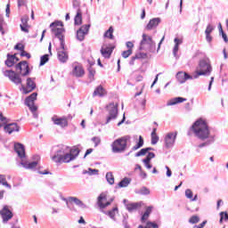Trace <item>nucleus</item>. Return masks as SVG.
Masks as SVG:
<instances>
[{
  "instance_id": "nucleus-19",
  "label": "nucleus",
  "mask_w": 228,
  "mask_h": 228,
  "mask_svg": "<svg viewBox=\"0 0 228 228\" xmlns=\"http://www.w3.org/2000/svg\"><path fill=\"white\" fill-rule=\"evenodd\" d=\"M159 24H161V18H153L150 20L145 29L146 31H151V29H156Z\"/></svg>"
},
{
  "instance_id": "nucleus-47",
  "label": "nucleus",
  "mask_w": 228,
  "mask_h": 228,
  "mask_svg": "<svg viewBox=\"0 0 228 228\" xmlns=\"http://www.w3.org/2000/svg\"><path fill=\"white\" fill-rule=\"evenodd\" d=\"M60 199L61 200H63V202H66V206L69 209H72V208H70V205H69V204H70V201L69 200V198L67 199V198L63 197V195L60 194Z\"/></svg>"
},
{
  "instance_id": "nucleus-25",
  "label": "nucleus",
  "mask_w": 228,
  "mask_h": 228,
  "mask_svg": "<svg viewBox=\"0 0 228 228\" xmlns=\"http://www.w3.org/2000/svg\"><path fill=\"white\" fill-rule=\"evenodd\" d=\"M69 204H72V202L74 204H76V206H77L78 208H81V209H86V205L84 204L81 200H79L78 198L76 197H69Z\"/></svg>"
},
{
  "instance_id": "nucleus-48",
  "label": "nucleus",
  "mask_w": 228,
  "mask_h": 228,
  "mask_svg": "<svg viewBox=\"0 0 228 228\" xmlns=\"http://www.w3.org/2000/svg\"><path fill=\"white\" fill-rule=\"evenodd\" d=\"M135 57L137 58V60H145V59H147V53H139L135 55Z\"/></svg>"
},
{
  "instance_id": "nucleus-15",
  "label": "nucleus",
  "mask_w": 228,
  "mask_h": 228,
  "mask_svg": "<svg viewBox=\"0 0 228 228\" xmlns=\"http://www.w3.org/2000/svg\"><path fill=\"white\" fill-rule=\"evenodd\" d=\"M33 159H35V161L33 162H24V160H21L20 165L22 166L23 168H26L27 170H34V168H37L38 165V161L40 160V156L35 155L33 157Z\"/></svg>"
},
{
  "instance_id": "nucleus-28",
  "label": "nucleus",
  "mask_w": 228,
  "mask_h": 228,
  "mask_svg": "<svg viewBox=\"0 0 228 228\" xmlns=\"http://www.w3.org/2000/svg\"><path fill=\"white\" fill-rule=\"evenodd\" d=\"M184 101H186V98H183V97L173 98L167 103V106H175V104L184 102Z\"/></svg>"
},
{
  "instance_id": "nucleus-1",
  "label": "nucleus",
  "mask_w": 228,
  "mask_h": 228,
  "mask_svg": "<svg viewBox=\"0 0 228 228\" xmlns=\"http://www.w3.org/2000/svg\"><path fill=\"white\" fill-rule=\"evenodd\" d=\"M191 131L196 138L204 142L198 145L199 149L208 147V145L215 143V141L216 140V134L209 129V126L206 119L200 118L196 120L191 126Z\"/></svg>"
},
{
  "instance_id": "nucleus-10",
  "label": "nucleus",
  "mask_w": 228,
  "mask_h": 228,
  "mask_svg": "<svg viewBox=\"0 0 228 228\" xmlns=\"http://www.w3.org/2000/svg\"><path fill=\"white\" fill-rule=\"evenodd\" d=\"M109 116L107 117L106 124H110L111 120H115L118 116V105L114 102H110L106 106Z\"/></svg>"
},
{
  "instance_id": "nucleus-61",
  "label": "nucleus",
  "mask_w": 228,
  "mask_h": 228,
  "mask_svg": "<svg viewBox=\"0 0 228 228\" xmlns=\"http://www.w3.org/2000/svg\"><path fill=\"white\" fill-rule=\"evenodd\" d=\"M126 45L127 49H132L134 47V45L131 41L126 42Z\"/></svg>"
},
{
  "instance_id": "nucleus-14",
  "label": "nucleus",
  "mask_w": 228,
  "mask_h": 228,
  "mask_svg": "<svg viewBox=\"0 0 228 228\" xmlns=\"http://www.w3.org/2000/svg\"><path fill=\"white\" fill-rule=\"evenodd\" d=\"M35 88H37V84L35 83V78H32V77H28L27 78V86H21V90H22L23 94H30V92H33V90H35Z\"/></svg>"
},
{
  "instance_id": "nucleus-3",
  "label": "nucleus",
  "mask_w": 228,
  "mask_h": 228,
  "mask_svg": "<svg viewBox=\"0 0 228 228\" xmlns=\"http://www.w3.org/2000/svg\"><path fill=\"white\" fill-rule=\"evenodd\" d=\"M79 156V149L73 148L71 149L69 146L61 145L56 151L55 154L52 157L54 163H70L74 161L76 158Z\"/></svg>"
},
{
  "instance_id": "nucleus-44",
  "label": "nucleus",
  "mask_w": 228,
  "mask_h": 228,
  "mask_svg": "<svg viewBox=\"0 0 228 228\" xmlns=\"http://www.w3.org/2000/svg\"><path fill=\"white\" fill-rule=\"evenodd\" d=\"M185 197L186 199H189L191 200V199L193 198V191H191V189L185 190Z\"/></svg>"
},
{
  "instance_id": "nucleus-32",
  "label": "nucleus",
  "mask_w": 228,
  "mask_h": 228,
  "mask_svg": "<svg viewBox=\"0 0 228 228\" xmlns=\"http://www.w3.org/2000/svg\"><path fill=\"white\" fill-rule=\"evenodd\" d=\"M129 184H131V178H128V177H125L123 180H121L118 183L119 188H127Z\"/></svg>"
},
{
  "instance_id": "nucleus-39",
  "label": "nucleus",
  "mask_w": 228,
  "mask_h": 228,
  "mask_svg": "<svg viewBox=\"0 0 228 228\" xmlns=\"http://www.w3.org/2000/svg\"><path fill=\"white\" fill-rule=\"evenodd\" d=\"M47 61H49V54H45L41 56L39 66L44 67V65L46 64Z\"/></svg>"
},
{
  "instance_id": "nucleus-49",
  "label": "nucleus",
  "mask_w": 228,
  "mask_h": 228,
  "mask_svg": "<svg viewBox=\"0 0 228 228\" xmlns=\"http://www.w3.org/2000/svg\"><path fill=\"white\" fill-rule=\"evenodd\" d=\"M29 20V16L25 15L21 18V26H28V21Z\"/></svg>"
},
{
  "instance_id": "nucleus-58",
  "label": "nucleus",
  "mask_w": 228,
  "mask_h": 228,
  "mask_svg": "<svg viewBox=\"0 0 228 228\" xmlns=\"http://www.w3.org/2000/svg\"><path fill=\"white\" fill-rule=\"evenodd\" d=\"M206 35V40L208 42V44H211L213 41V37H211V34H205Z\"/></svg>"
},
{
  "instance_id": "nucleus-62",
  "label": "nucleus",
  "mask_w": 228,
  "mask_h": 228,
  "mask_svg": "<svg viewBox=\"0 0 228 228\" xmlns=\"http://www.w3.org/2000/svg\"><path fill=\"white\" fill-rule=\"evenodd\" d=\"M5 15L6 17H10V4H6Z\"/></svg>"
},
{
  "instance_id": "nucleus-59",
  "label": "nucleus",
  "mask_w": 228,
  "mask_h": 228,
  "mask_svg": "<svg viewBox=\"0 0 228 228\" xmlns=\"http://www.w3.org/2000/svg\"><path fill=\"white\" fill-rule=\"evenodd\" d=\"M20 29H21V31H23L24 33H29V29H28V26L20 25Z\"/></svg>"
},
{
  "instance_id": "nucleus-9",
  "label": "nucleus",
  "mask_w": 228,
  "mask_h": 228,
  "mask_svg": "<svg viewBox=\"0 0 228 228\" xmlns=\"http://www.w3.org/2000/svg\"><path fill=\"white\" fill-rule=\"evenodd\" d=\"M37 95L38 94L33 93L32 94L28 96L25 100V104L26 106H28V108H29L31 113L33 114L34 118H38V112H37L38 108L37 107V105H35V101Z\"/></svg>"
},
{
  "instance_id": "nucleus-40",
  "label": "nucleus",
  "mask_w": 228,
  "mask_h": 228,
  "mask_svg": "<svg viewBox=\"0 0 228 228\" xmlns=\"http://www.w3.org/2000/svg\"><path fill=\"white\" fill-rule=\"evenodd\" d=\"M136 193L139 195H149L151 193V191L147 187H142L140 190L136 191Z\"/></svg>"
},
{
  "instance_id": "nucleus-17",
  "label": "nucleus",
  "mask_w": 228,
  "mask_h": 228,
  "mask_svg": "<svg viewBox=\"0 0 228 228\" xmlns=\"http://www.w3.org/2000/svg\"><path fill=\"white\" fill-rule=\"evenodd\" d=\"M0 215L4 224H6L9 220L13 218V213L8 209V206H4L3 209L0 210Z\"/></svg>"
},
{
  "instance_id": "nucleus-4",
  "label": "nucleus",
  "mask_w": 228,
  "mask_h": 228,
  "mask_svg": "<svg viewBox=\"0 0 228 228\" xmlns=\"http://www.w3.org/2000/svg\"><path fill=\"white\" fill-rule=\"evenodd\" d=\"M16 72L13 70H5L4 71V76L9 77L12 83L14 85H22V78L20 76L26 77L29 74V64L26 61H22L16 64L15 66Z\"/></svg>"
},
{
  "instance_id": "nucleus-20",
  "label": "nucleus",
  "mask_w": 228,
  "mask_h": 228,
  "mask_svg": "<svg viewBox=\"0 0 228 228\" xmlns=\"http://www.w3.org/2000/svg\"><path fill=\"white\" fill-rule=\"evenodd\" d=\"M4 133H8V134H12V133H19V126L17 123H6L4 125Z\"/></svg>"
},
{
  "instance_id": "nucleus-42",
  "label": "nucleus",
  "mask_w": 228,
  "mask_h": 228,
  "mask_svg": "<svg viewBox=\"0 0 228 228\" xmlns=\"http://www.w3.org/2000/svg\"><path fill=\"white\" fill-rule=\"evenodd\" d=\"M8 124V118H6L3 114H0V127H4Z\"/></svg>"
},
{
  "instance_id": "nucleus-30",
  "label": "nucleus",
  "mask_w": 228,
  "mask_h": 228,
  "mask_svg": "<svg viewBox=\"0 0 228 228\" xmlns=\"http://www.w3.org/2000/svg\"><path fill=\"white\" fill-rule=\"evenodd\" d=\"M83 24V15L81 10L77 9V15L75 16V26H81Z\"/></svg>"
},
{
  "instance_id": "nucleus-46",
  "label": "nucleus",
  "mask_w": 228,
  "mask_h": 228,
  "mask_svg": "<svg viewBox=\"0 0 228 228\" xmlns=\"http://www.w3.org/2000/svg\"><path fill=\"white\" fill-rule=\"evenodd\" d=\"M91 140L94 143V147H97L101 144V137L94 136Z\"/></svg>"
},
{
  "instance_id": "nucleus-21",
  "label": "nucleus",
  "mask_w": 228,
  "mask_h": 228,
  "mask_svg": "<svg viewBox=\"0 0 228 228\" xmlns=\"http://www.w3.org/2000/svg\"><path fill=\"white\" fill-rule=\"evenodd\" d=\"M14 151L20 159H24V158H26V150L24 149V145L21 143L18 142L14 144Z\"/></svg>"
},
{
  "instance_id": "nucleus-56",
  "label": "nucleus",
  "mask_w": 228,
  "mask_h": 228,
  "mask_svg": "<svg viewBox=\"0 0 228 228\" xmlns=\"http://www.w3.org/2000/svg\"><path fill=\"white\" fill-rule=\"evenodd\" d=\"M208 224V221H203L201 224L199 225H194L193 228H204L206 224Z\"/></svg>"
},
{
  "instance_id": "nucleus-37",
  "label": "nucleus",
  "mask_w": 228,
  "mask_h": 228,
  "mask_svg": "<svg viewBox=\"0 0 228 228\" xmlns=\"http://www.w3.org/2000/svg\"><path fill=\"white\" fill-rule=\"evenodd\" d=\"M84 175L88 174V175H99V169H92V168H88V170H84L83 171Z\"/></svg>"
},
{
  "instance_id": "nucleus-60",
  "label": "nucleus",
  "mask_w": 228,
  "mask_h": 228,
  "mask_svg": "<svg viewBox=\"0 0 228 228\" xmlns=\"http://www.w3.org/2000/svg\"><path fill=\"white\" fill-rule=\"evenodd\" d=\"M94 152V149L90 148V149H87L85 155H84V158H86V156L92 154Z\"/></svg>"
},
{
  "instance_id": "nucleus-41",
  "label": "nucleus",
  "mask_w": 228,
  "mask_h": 228,
  "mask_svg": "<svg viewBox=\"0 0 228 228\" xmlns=\"http://www.w3.org/2000/svg\"><path fill=\"white\" fill-rule=\"evenodd\" d=\"M200 222V217L199 216H191V218L189 219V224H199Z\"/></svg>"
},
{
  "instance_id": "nucleus-29",
  "label": "nucleus",
  "mask_w": 228,
  "mask_h": 228,
  "mask_svg": "<svg viewBox=\"0 0 228 228\" xmlns=\"http://www.w3.org/2000/svg\"><path fill=\"white\" fill-rule=\"evenodd\" d=\"M15 60H17V57L15 55L8 53L7 60L5 61V65L7 67H13V65H15Z\"/></svg>"
},
{
  "instance_id": "nucleus-45",
  "label": "nucleus",
  "mask_w": 228,
  "mask_h": 228,
  "mask_svg": "<svg viewBox=\"0 0 228 228\" xmlns=\"http://www.w3.org/2000/svg\"><path fill=\"white\" fill-rule=\"evenodd\" d=\"M131 54H133V49H128L122 53L123 58H129L131 56Z\"/></svg>"
},
{
  "instance_id": "nucleus-11",
  "label": "nucleus",
  "mask_w": 228,
  "mask_h": 228,
  "mask_svg": "<svg viewBox=\"0 0 228 228\" xmlns=\"http://www.w3.org/2000/svg\"><path fill=\"white\" fill-rule=\"evenodd\" d=\"M175 77L180 85H184L188 80L197 79V77H195V73L190 75L185 71H178Z\"/></svg>"
},
{
  "instance_id": "nucleus-18",
  "label": "nucleus",
  "mask_w": 228,
  "mask_h": 228,
  "mask_svg": "<svg viewBox=\"0 0 228 228\" xmlns=\"http://www.w3.org/2000/svg\"><path fill=\"white\" fill-rule=\"evenodd\" d=\"M52 122H53L55 126H59L60 127H67V126H69V120L65 117L59 118L58 116L54 115L52 118Z\"/></svg>"
},
{
  "instance_id": "nucleus-8",
  "label": "nucleus",
  "mask_w": 228,
  "mask_h": 228,
  "mask_svg": "<svg viewBox=\"0 0 228 228\" xmlns=\"http://www.w3.org/2000/svg\"><path fill=\"white\" fill-rule=\"evenodd\" d=\"M127 140L129 137L124 136L115 140L111 143V150L114 154H122V152H126V149H127Z\"/></svg>"
},
{
  "instance_id": "nucleus-24",
  "label": "nucleus",
  "mask_w": 228,
  "mask_h": 228,
  "mask_svg": "<svg viewBox=\"0 0 228 228\" xmlns=\"http://www.w3.org/2000/svg\"><path fill=\"white\" fill-rule=\"evenodd\" d=\"M174 43H175V46L173 48V54L175 56V58H179V56L177 55V53H179V45H181V44H183V40L179 37H175L174 39Z\"/></svg>"
},
{
  "instance_id": "nucleus-22",
  "label": "nucleus",
  "mask_w": 228,
  "mask_h": 228,
  "mask_svg": "<svg viewBox=\"0 0 228 228\" xmlns=\"http://www.w3.org/2000/svg\"><path fill=\"white\" fill-rule=\"evenodd\" d=\"M113 49H115L114 46H102L101 48V53L103 56V58H110L111 54L113 53Z\"/></svg>"
},
{
  "instance_id": "nucleus-43",
  "label": "nucleus",
  "mask_w": 228,
  "mask_h": 228,
  "mask_svg": "<svg viewBox=\"0 0 228 228\" xmlns=\"http://www.w3.org/2000/svg\"><path fill=\"white\" fill-rule=\"evenodd\" d=\"M214 29H215V27H213L211 24H208L205 30V35H211V33H213Z\"/></svg>"
},
{
  "instance_id": "nucleus-54",
  "label": "nucleus",
  "mask_w": 228,
  "mask_h": 228,
  "mask_svg": "<svg viewBox=\"0 0 228 228\" xmlns=\"http://www.w3.org/2000/svg\"><path fill=\"white\" fill-rule=\"evenodd\" d=\"M213 83H215V77H211L209 84H208V92H211V86H213Z\"/></svg>"
},
{
  "instance_id": "nucleus-36",
  "label": "nucleus",
  "mask_w": 228,
  "mask_h": 228,
  "mask_svg": "<svg viewBox=\"0 0 228 228\" xmlns=\"http://www.w3.org/2000/svg\"><path fill=\"white\" fill-rule=\"evenodd\" d=\"M142 147H143V137L140 135L138 142L132 147V151H138V149H142Z\"/></svg>"
},
{
  "instance_id": "nucleus-52",
  "label": "nucleus",
  "mask_w": 228,
  "mask_h": 228,
  "mask_svg": "<svg viewBox=\"0 0 228 228\" xmlns=\"http://www.w3.org/2000/svg\"><path fill=\"white\" fill-rule=\"evenodd\" d=\"M28 3V0H18V7L20 8V6H26Z\"/></svg>"
},
{
  "instance_id": "nucleus-34",
  "label": "nucleus",
  "mask_w": 228,
  "mask_h": 228,
  "mask_svg": "<svg viewBox=\"0 0 228 228\" xmlns=\"http://www.w3.org/2000/svg\"><path fill=\"white\" fill-rule=\"evenodd\" d=\"M149 151H154V149L148 147V148H143L137 153H135V158H140V156H145L149 152Z\"/></svg>"
},
{
  "instance_id": "nucleus-53",
  "label": "nucleus",
  "mask_w": 228,
  "mask_h": 228,
  "mask_svg": "<svg viewBox=\"0 0 228 228\" xmlns=\"http://www.w3.org/2000/svg\"><path fill=\"white\" fill-rule=\"evenodd\" d=\"M88 70H89V77H90V79H94V76H95V69L90 68Z\"/></svg>"
},
{
  "instance_id": "nucleus-35",
  "label": "nucleus",
  "mask_w": 228,
  "mask_h": 228,
  "mask_svg": "<svg viewBox=\"0 0 228 228\" xmlns=\"http://www.w3.org/2000/svg\"><path fill=\"white\" fill-rule=\"evenodd\" d=\"M113 27H110L109 29L104 33L103 37L105 38H110V40H113L115 37L113 36Z\"/></svg>"
},
{
  "instance_id": "nucleus-27",
  "label": "nucleus",
  "mask_w": 228,
  "mask_h": 228,
  "mask_svg": "<svg viewBox=\"0 0 228 228\" xmlns=\"http://www.w3.org/2000/svg\"><path fill=\"white\" fill-rule=\"evenodd\" d=\"M151 213H152V207H147L145 212L141 217V222L145 224L147 220H149V216H151Z\"/></svg>"
},
{
  "instance_id": "nucleus-50",
  "label": "nucleus",
  "mask_w": 228,
  "mask_h": 228,
  "mask_svg": "<svg viewBox=\"0 0 228 228\" xmlns=\"http://www.w3.org/2000/svg\"><path fill=\"white\" fill-rule=\"evenodd\" d=\"M146 224H147V227H148V228H151V227H152V228H159V226L158 225V224H156V223H154V222L149 221V222L146 223Z\"/></svg>"
},
{
  "instance_id": "nucleus-63",
  "label": "nucleus",
  "mask_w": 228,
  "mask_h": 228,
  "mask_svg": "<svg viewBox=\"0 0 228 228\" xmlns=\"http://www.w3.org/2000/svg\"><path fill=\"white\" fill-rule=\"evenodd\" d=\"M145 168H147L148 170H151V168H152V165L151 162H143Z\"/></svg>"
},
{
  "instance_id": "nucleus-6",
  "label": "nucleus",
  "mask_w": 228,
  "mask_h": 228,
  "mask_svg": "<svg viewBox=\"0 0 228 228\" xmlns=\"http://www.w3.org/2000/svg\"><path fill=\"white\" fill-rule=\"evenodd\" d=\"M107 200H108V197L106 196V193L102 192L97 199L98 207L100 208L102 213H104L105 215H109L110 218H115V211H118V208H114L108 212L104 211V209H106V208H108V206H110L111 202H113V200H111L110 201H107Z\"/></svg>"
},
{
  "instance_id": "nucleus-31",
  "label": "nucleus",
  "mask_w": 228,
  "mask_h": 228,
  "mask_svg": "<svg viewBox=\"0 0 228 228\" xmlns=\"http://www.w3.org/2000/svg\"><path fill=\"white\" fill-rule=\"evenodd\" d=\"M0 184H2V186H4L5 188H8V190H12V185L8 183V182L6 181V175H0Z\"/></svg>"
},
{
  "instance_id": "nucleus-23",
  "label": "nucleus",
  "mask_w": 228,
  "mask_h": 228,
  "mask_svg": "<svg viewBox=\"0 0 228 228\" xmlns=\"http://www.w3.org/2000/svg\"><path fill=\"white\" fill-rule=\"evenodd\" d=\"M143 206V202H136V203H128L126 204V208L129 213H133V211H136V209H140V208Z\"/></svg>"
},
{
  "instance_id": "nucleus-12",
  "label": "nucleus",
  "mask_w": 228,
  "mask_h": 228,
  "mask_svg": "<svg viewBox=\"0 0 228 228\" xmlns=\"http://www.w3.org/2000/svg\"><path fill=\"white\" fill-rule=\"evenodd\" d=\"M177 138V132L168 133L164 139L165 146L167 149H172L175 143Z\"/></svg>"
},
{
  "instance_id": "nucleus-16",
  "label": "nucleus",
  "mask_w": 228,
  "mask_h": 228,
  "mask_svg": "<svg viewBox=\"0 0 228 228\" xmlns=\"http://www.w3.org/2000/svg\"><path fill=\"white\" fill-rule=\"evenodd\" d=\"M72 69L71 74L72 76H75V77H83V76H85V69L78 62H74L72 64Z\"/></svg>"
},
{
  "instance_id": "nucleus-51",
  "label": "nucleus",
  "mask_w": 228,
  "mask_h": 228,
  "mask_svg": "<svg viewBox=\"0 0 228 228\" xmlns=\"http://www.w3.org/2000/svg\"><path fill=\"white\" fill-rule=\"evenodd\" d=\"M14 49L16 51H20V53H22L23 49H24V45L22 44H17L15 46H14Z\"/></svg>"
},
{
  "instance_id": "nucleus-26",
  "label": "nucleus",
  "mask_w": 228,
  "mask_h": 228,
  "mask_svg": "<svg viewBox=\"0 0 228 228\" xmlns=\"http://www.w3.org/2000/svg\"><path fill=\"white\" fill-rule=\"evenodd\" d=\"M105 95H106V89H104L102 86H97L93 93V97H104Z\"/></svg>"
},
{
  "instance_id": "nucleus-57",
  "label": "nucleus",
  "mask_w": 228,
  "mask_h": 228,
  "mask_svg": "<svg viewBox=\"0 0 228 228\" xmlns=\"http://www.w3.org/2000/svg\"><path fill=\"white\" fill-rule=\"evenodd\" d=\"M4 22V20L3 19V16H0V31L3 35H4V31H3V24Z\"/></svg>"
},
{
  "instance_id": "nucleus-33",
  "label": "nucleus",
  "mask_w": 228,
  "mask_h": 228,
  "mask_svg": "<svg viewBox=\"0 0 228 228\" xmlns=\"http://www.w3.org/2000/svg\"><path fill=\"white\" fill-rule=\"evenodd\" d=\"M157 129L153 128L151 132V145H156L159 142V136L156 134Z\"/></svg>"
},
{
  "instance_id": "nucleus-7",
  "label": "nucleus",
  "mask_w": 228,
  "mask_h": 228,
  "mask_svg": "<svg viewBox=\"0 0 228 228\" xmlns=\"http://www.w3.org/2000/svg\"><path fill=\"white\" fill-rule=\"evenodd\" d=\"M140 51H148V53H156V41L151 36L143 33L139 46Z\"/></svg>"
},
{
  "instance_id": "nucleus-13",
  "label": "nucleus",
  "mask_w": 228,
  "mask_h": 228,
  "mask_svg": "<svg viewBox=\"0 0 228 228\" xmlns=\"http://www.w3.org/2000/svg\"><path fill=\"white\" fill-rule=\"evenodd\" d=\"M88 31H90V24L83 25L77 30V39L78 42L85 40V37L88 35Z\"/></svg>"
},
{
  "instance_id": "nucleus-2",
  "label": "nucleus",
  "mask_w": 228,
  "mask_h": 228,
  "mask_svg": "<svg viewBox=\"0 0 228 228\" xmlns=\"http://www.w3.org/2000/svg\"><path fill=\"white\" fill-rule=\"evenodd\" d=\"M52 33L60 40V47L57 48V58L61 63H67L69 61V53L65 47V28H63V22L60 20L53 21L50 24Z\"/></svg>"
},
{
  "instance_id": "nucleus-5",
  "label": "nucleus",
  "mask_w": 228,
  "mask_h": 228,
  "mask_svg": "<svg viewBox=\"0 0 228 228\" xmlns=\"http://www.w3.org/2000/svg\"><path fill=\"white\" fill-rule=\"evenodd\" d=\"M213 72V66H211V61L208 58L200 59L196 68L194 77L199 79L200 76H211Z\"/></svg>"
},
{
  "instance_id": "nucleus-55",
  "label": "nucleus",
  "mask_w": 228,
  "mask_h": 228,
  "mask_svg": "<svg viewBox=\"0 0 228 228\" xmlns=\"http://www.w3.org/2000/svg\"><path fill=\"white\" fill-rule=\"evenodd\" d=\"M20 56H26V58H28V60H29L31 58V54L28 53V52L24 51H21L20 53Z\"/></svg>"
},
{
  "instance_id": "nucleus-64",
  "label": "nucleus",
  "mask_w": 228,
  "mask_h": 228,
  "mask_svg": "<svg viewBox=\"0 0 228 228\" xmlns=\"http://www.w3.org/2000/svg\"><path fill=\"white\" fill-rule=\"evenodd\" d=\"M221 35H222L223 39L224 40L225 44H227V42H228L227 34L223 32V33H221Z\"/></svg>"
},
{
  "instance_id": "nucleus-38",
  "label": "nucleus",
  "mask_w": 228,
  "mask_h": 228,
  "mask_svg": "<svg viewBox=\"0 0 228 228\" xmlns=\"http://www.w3.org/2000/svg\"><path fill=\"white\" fill-rule=\"evenodd\" d=\"M106 179L109 184H115V178L113 177V174L111 172H108L106 174Z\"/></svg>"
}]
</instances>
